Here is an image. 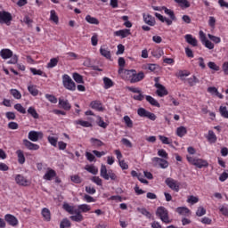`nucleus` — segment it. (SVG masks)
<instances>
[{
	"label": "nucleus",
	"mask_w": 228,
	"mask_h": 228,
	"mask_svg": "<svg viewBox=\"0 0 228 228\" xmlns=\"http://www.w3.org/2000/svg\"><path fill=\"white\" fill-rule=\"evenodd\" d=\"M4 220L7 222V224H9V225H12V227H15V225H18L19 224V219H17V217L12 214H6L4 216Z\"/></svg>",
	"instance_id": "14"
},
{
	"label": "nucleus",
	"mask_w": 228,
	"mask_h": 228,
	"mask_svg": "<svg viewBox=\"0 0 228 228\" xmlns=\"http://www.w3.org/2000/svg\"><path fill=\"white\" fill-rule=\"evenodd\" d=\"M219 211H220V213H222V215L224 216H227L228 217V208L227 207H221L219 208Z\"/></svg>",
	"instance_id": "64"
},
{
	"label": "nucleus",
	"mask_w": 228,
	"mask_h": 228,
	"mask_svg": "<svg viewBox=\"0 0 228 228\" xmlns=\"http://www.w3.org/2000/svg\"><path fill=\"white\" fill-rule=\"evenodd\" d=\"M123 120L126 126V127H133V120L131 119V118H129V116H125L123 118Z\"/></svg>",
	"instance_id": "57"
},
{
	"label": "nucleus",
	"mask_w": 228,
	"mask_h": 228,
	"mask_svg": "<svg viewBox=\"0 0 228 228\" xmlns=\"http://www.w3.org/2000/svg\"><path fill=\"white\" fill-rule=\"evenodd\" d=\"M5 117L9 120H15V118H17V117L15 116V113L12 111L6 112Z\"/></svg>",
	"instance_id": "63"
},
{
	"label": "nucleus",
	"mask_w": 228,
	"mask_h": 228,
	"mask_svg": "<svg viewBox=\"0 0 228 228\" xmlns=\"http://www.w3.org/2000/svg\"><path fill=\"white\" fill-rule=\"evenodd\" d=\"M86 170L93 175H97L99 174V169L95 166H86Z\"/></svg>",
	"instance_id": "42"
},
{
	"label": "nucleus",
	"mask_w": 228,
	"mask_h": 228,
	"mask_svg": "<svg viewBox=\"0 0 228 228\" xmlns=\"http://www.w3.org/2000/svg\"><path fill=\"white\" fill-rule=\"evenodd\" d=\"M163 54V49L161 48H155L151 51V55L153 56V58H161Z\"/></svg>",
	"instance_id": "36"
},
{
	"label": "nucleus",
	"mask_w": 228,
	"mask_h": 228,
	"mask_svg": "<svg viewBox=\"0 0 228 228\" xmlns=\"http://www.w3.org/2000/svg\"><path fill=\"white\" fill-rule=\"evenodd\" d=\"M30 72L33 73L34 76H42V77H47V74L42 69H37L35 68H30Z\"/></svg>",
	"instance_id": "39"
},
{
	"label": "nucleus",
	"mask_w": 228,
	"mask_h": 228,
	"mask_svg": "<svg viewBox=\"0 0 228 228\" xmlns=\"http://www.w3.org/2000/svg\"><path fill=\"white\" fill-rule=\"evenodd\" d=\"M174 1L175 3L179 4V6L182 7L183 10H184V8H190L191 6L190 2L188 0H174Z\"/></svg>",
	"instance_id": "35"
},
{
	"label": "nucleus",
	"mask_w": 228,
	"mask_h": 228,
	"mask_svg": "<svg viewBox=\"0 0 228 228\" xmlns=\"http://www.w3.org/2000/svg\"><path fill=\"white\" fill-rule=\"evenodd\" d=\"M0 56L3 60H8L13 56V52L8 48L2 49L0 51Z\"/></svg>",
	"instance_id": "20"
},
{
	"label": "nucleus",
	"mask_w": 228,
	"mask_h": 228,
	"mask_svg": "<svg viewBox=\"0 0 228 228\" xmlns=\"http://www.w3.org/2000/svg\"><path fill=\"white\" fill-rule=\"evenodd\" d=\"M187 83L191 86H195V85L200 83V80H199L198 77L193 75L191 77L187 78Z\"/></svg>",
	"instance_id": "41"
},
{
	"label": "nucleus",
	"mask_w": 228,
	"mask_h": 228,
	"mask_svg": "<svg viewBox=\"0 0 228 228\" xmlns=\"http://www.w3.org/2000/svg\"><path fill=\"white\" fill-rule=\"evenodd\" d=\"M100 175L101 177L105 179V181H110V179H111V181H117L118 179V176L113 172V170L110 169L108 171V168H106V166L104 164H102L101 166Z\"/></svg>",
	"instance_id": "3"
},
{
	"label": "nucleus",
	"mask_w": 228,
	"mask_h": 228,
	"mask_svg": "<svg viewBox=\"0 0 228 228\" xmlns=\"http://www.w3.org/2000/svg\"><path fill=\"white\" fill-rule=\"evenodd\" d=\"M153 167H159L160 168H168V162L165 159L154 157L151 159Z\"/></svg>",
	"instance_id": "12"
},
{
	"label": "nucleus",
	"mask_w": 228,
	"mask_h": 228,
	"mask_svg": "<svg viewBox=\"0 0 228 228\" xmlns=\"http://www.w3.org/2000/svg\"><path fill=\"white\" fill-rule=\"evenodd\" d=\"M14 110H16V111H19V113H21L22 115H26V108H24L20 103H16L14 105Z\"/></svg>",
	"instance_id": "48"
},
{
	"label": "nucleus",
	"mask_w": 228,
	"mask_h": 228,
	"mask_svg": "<svg viewBox=\"0 0 228 228\" xmlns=\"http://www.w3.org/2000/svg\"><path fill=\"white\" fill-rule=\"evenodd\" d=\"M208 37L209 40L214 42V44H220V42H222V39L216 36L208 34Z\"/></svg>",
	"instance_id": "56"
},
{
	"label": "nucleus",
	"mask_w": 228,
	"mask_h": 228,
	"mask_svg": "<svg viewBox=\"0 0 228 228\" xmlns=\"http://www.w3.org/2000/svg\"><path fill=\"white\" fill-rule=\"evenodd\" d=\"M72 77L74 81H76V83H78L80 85H83L85 83V80L83 79V76L77 72L73 73Z\"/></svg>",
	"instance_id": "38"
},
{
	"label": "nucleus",
	"mask_w": 228,
	"mask_h": 228,
	"mask_svg": "<svg viewBox=\"0 0 228 228\" xmlns=\"http://www.w3.org/2000/svg\"><path fill=\"white\" fill-rule=\"evenodd\" d=\"M156 216L164 224H172V220H170V216H168V209L165 207H159L156 211Z\"/></svg>",
	"instance_id": "4"
},
{
	"label": "nucleus",
	"mask_w": 228,
	"mask_h": 228,
	"mask_svg": "<svg viewBox=\"0 0 228 228\" xmlns=\"http://www.w3.org/2000/svg\"><path fill=\"white\" fill-rule=\"evenodd\" d=\"M86 20L88 22V24H94L95 26H99V24H100L99 20L95 17H93L90 14H87L86 16Z\"/></svg>",
	"instance_id": "30"
},
{
	"label": "nucleus",
	"mask_w": 228,
	"mask_h": 228,
	"mask_svg": "<svg viewBox=\"0 0 228 228\" xmlns=\"http://www.w3.org/2000/svg\"><path fill=\"white\" fill-rule=\"evenodd\" d=\"M100 54L106 58V60H111V50L107 45L101 46Z\"/></svg>",
	"instance_id": "15"
},
{
	"label": "nucleus",
	"mask_w": 228,
	"mask_h": 228,
	"mask_svg": "<svg viewBox=\"0 0 228 228\" xmlns=\"http://www.w3.org/2000/svg\"><path fill=\"white\" fill-rule=\"evenodd\" d=\"M199 36L202 45H205L207 49H215V44H213L211 41L208 39V37H206V33H204V31L200 30L199 32Z\"/></svg>",
	"instance_id": "10"
},
{
	"label": "nucleus",
	"mask_w": 228,
	"mask_h": 228,
	"mask_svg": "<svg viewBox=\"0 0 228 228\" xmlns=\"http://www.w3.org/2000/svg\"><path fill=\"white\" fill-rule=\"evenodd\" d=\"M165 183L167 186L170 188V190H173V191H175L176 193H178L181 186V183H179V181L169 177L166 179Z\"/></svg>",
	"instance_id": "9"
},
{
	"label": "nucleus",
	"mask_w": 228,
	"mask_h": 228,
	"mask_svg": "<svg viewBox=\"0 0 228 228\" xmlns=\"http://www.w3.org/2000/svg\"><path fill=\"white\" fill-rule=\"evenodd\" d=\"M16 155L18 158V163H20V165H24L26 163V157L24 156V151L22 150H17Z\"/></svg>",
	"instance_id": "24"
},
{
	"label": "nucleus",
	"mask_w": 228,
	"mask_h": 228,
	"mask_svg": "<svg viewBox=\"0 0 228 228\" xmlns=\"http://www.w3.org/2000/svg\"><path fill=\"white\" fill-rule=\"evenodd\" d=\"M127 76H129V81L132 84L140 83V81H143L145 79V73L143 71L136 72V69H129L126 70Z\"/></svg>",
	"instance_id": "1"
},
{
	"label": "nucleus",
	"mask_w": 228,
	"mask_h": 228,
	"mask_svg": "<svg viewBox=\"0 0 228 228\" xmlns=\"http://www.w3.org/2000/svg\"><path fill=\"white\" fill-rule=\"evenodd\" d=\"M62 85L66 90L69 92H76V82L72 80L70 76L64 74L62 76Z\"/></svg>",
	"instance_id": "5"
},
{
	"label": "nucleus",
	"mask_w": 228,
	"mask_h": 228,
	"mask_svg": "<svg viewBox=\"0 0 228 228\" xmlns=\"http://www.w3.org/2000/svg\"><path fill=\"white\" fill-rule=\"evenodd\" d=\"M206 138L208 143H211V144L215 143L218 140V137H216V134L213 130H208V134L206 135Z\"/></svg>",
	"instance_id": "23"
},
{
	"label": "nucleus",
	"mask_w": 228,
	"mask_h": 228,
	"mask_svg": "<svg viewBox=\"0 0 228 228\" xmlns=\"http://www.w3.org/2000/svg\"><path fill=\"white\" fill-rule=\"evenodd\" d=\"M91 181L94 183V184H97V186H102V179L99 176H93Z\"/></svg>",
	"instance_id": "58"
},
{
	"label": "nucleus",
	"mask_w": 228,
	"mask_h": 228,
	"mask_svg": "<svg viewBox=\"0 0 228 228\" xmlns=\"http://www.w3.org/2000/svg\"><path fill=\"white\" fill-rule=\"evenodd\" d=\"M56 177V171H54L52 168H48L45 175L43 176V179L45 181H53Z\"/></svg>",
	"instance_id": "22"
},
{
	"label": "nucleus",
	"mask_w": 228,
	"mask_h": 228,
	"mask_svg": "<svg viewBox=\"0 0 228 228\" xmlns=\"http://www.w3.org/2000/svg\"><path fill=\"white\" fill-rule=\"evenodd\" d=\"M12 20H13V16H12L10 12L0 11V24L10 26L12 24Z\"/></svg>",
	"instance_id": "7"
},
{
	"label": "nucleus",
	"mask_w": 228,
	"mask_h": 228,
	"mask_svg": "<svg viewBox=\"0 0 228 228\" xmlns=\"http://www.w3.org/2000/svg\"><path fill=\"white\" fill-rule=\"evenodd\" d=\"M45 99H47V101H49L53 104H56V102H58V98H56V96H54L53 94H46Z\"/></svg>",
	"instance_id": "54"
},
{
	"label": "nucleus",
	"mask_w": 228,
	"mask_h": 228,
	"mask_svg": "<svg viewBox=\"0 0 228 228\" xmlns=\"http://www.w3.org/2000/svg\"><path fill=\"white\" fill-rule=\"evenodd\" d=\"M78 209H80L81 213H88V211H90V209H92V208H90V205L87 204H82V205H78Z\"/></svg>",
	"instance_id": "50"
},
{
	"label": "nucleus",
	"mask_w": 228,
	"mask_h": 228,
	"mask_svg": "<svg viewBox=\"0 0 228 228\" xmlns=\"http://www.w3.org/2000/svg\"><path fill=\"white\" fill-rule=\"evenodd\" d=\"M204 215H206V208H204L203 207L198 208V209L196 211V216H204Z\"/></svg>",
	"instance_id": "61"
},
{
	"label": "nucleus",
	"mask_w": 228,
	"mask_h": 228,
	"mask_svg": "<svg viewBox=\"0 0 228 228\" xmlns=\"http://www.w3.org/2000/svg\"><path fill=\"white\" fill-rule=\"evenodd\" d=\"M143 20L148 26H156V19L151 14H142Z\"/></svg>",
	"instance_id": "19"
},
{
	"label": "nucleus",
	"mask_w": 228,
	"mask_h": 228,
	"mask_svg": "<svg viewBox=\"0 0 228 228\" xmlns=\"http://www.w3.org/2000/svg\"><path fill=\"white\" fill-rule=\"evenodd\" d=\"M176 213H178V215H182L183 216H186V215H190V210L186 207H178L176 208Z\"/></svg>",
	"instance_id": "37"
},
{
	"label": "nucleus",
	"mask_w": 228,
	"mask_h": 228,
	"mask_svg": "<svg viewBox=\"0 0 228 228\" xmlns=\"http://www.w3.org/2000/svg\"><path fill=\"white\" fill-rule=\"evenodd\" d=\"M90 142L94 149H99V147H102L104 145V142L97 138H91Z\"/></svg>",
	"instance_id": "28"
},
{
	"label": "nucleus",
	"mask_w": 228,
	"mask_h": 228,
	"mask_svg": "<svg viewBox=\"0 0 228 228\" xmlns=\"http://www.w3.org/2000/svg\"><path fill=\"white\" fill-rule=\"evenodd\" d=\"M50 20H52L55 24H58V22H60V18L58 17V14H56V11L52 10L50 12Z\"/></svg>",
	"instance_id": "40"
},
{
	"label": "nucleus",
	"mask_w": 228,
	"mask_h": 228,
	"mask_svg": "<svg viewBox=\"0 0 228 228\" xmlns=\"http://www.w3.org/2000/svg\"><path fill=\"white\" fill-rule=\"evenodd\" d=\"M188 134V130L185 126H179L176 128V134L179 136V138H183V136L186 135Z\"/></svg>",
	"instance_id": "34"
},
{
	"label": "nucleus",
	"mask_w": 228,
	"mask_h": 228,
	"mask_svg": "<svg viewBox=\"0 0 228 228\" xmlns=\"http://www.w3.org/2000/svg\"><path fill=\"white\" fill-rule=\"evenodd\" d=\"M186 159L188 163H190V165H193L197 168H208V167H209V163L208 162V160L202 159L187 156Z\"/></svg>",
	"instance_id": "2"
},
{
	"label": "nucleus",
	"mask_w": 228,
	"mask_h": 228,
	"mask_svg": "<svg viewBox=\"0 0 228 228\" xmlns=\"http://www.w3.org/2000/svg\"><path fill=\"white\" fill-rule=\"evenodd\" d=\"M75 126H81L82 127H92V124L90 121H85L82 119L75 120L74 121Z\"/></svg>",
	"instance_id": "31"
},
{
	"label": "nucleus",
	"mask_w": 228,
	"mask_h": 228,
	"mask_svg": "<svg viewBox=\"0 0 228 228\" xmlns=\"http://www.w3.org/2000/svg\"><path fill=\"white\" fill-rule=\"evenodd\" d=\"M137 115L139 117H142V118H149V120H152V121L158 118L156 114L145 110L144 108H139L137 110Z\"/></svg>",
	"instance_id": "8"
},
{
	"label": "nucleus",
	"mask_w": 228,
	"mask_h": 228,
	"mask_svg": "<svg viewBox=\"0 0 228 228\" xmlns=\"http://www.w3.org/2000/svg\"><path fill=\"white\" fill-rule=\"evenodd\" d=\"M184 38L185 42H187V44H189L190 45H192V47H197V45H199V41L197 40V38L193 37L191 34H186L184 36Z\"/></svg>",
	"instance_id": "18"
},
{
	"label": "nucleus",
	"mask_w": 228,
	"mask_h": 228,
	"mask_svg": "<svg viewBox=\"0 0 228 228\" xmlns=\"http://www.w3.org/2000/svg\"><path fill=\"white\" fill-rule=\"evenodd\" d=\"M41 215L45 222H51V210L47 208H44L41 211Z\"/></svg>",
	"instance_id": "25"
},
{
	"label": "nucleus",
	"mask_w": 228,
	"mask_h": 228,
	"mask_svg": "<svg viewBox=\"0 0 228 228\" xmlns=\"http://www.w3.org/2000/svg\"><path fill=\"white\" fill-rule=\"evenodd\" d=\"M92 110H96V111H102V104L99 101H93L90 103Z\"/></svg>",
	"instance_id": "29"
},
{
	"label": "nucleus",
	"mask_w": 228,
	"mask_h": 228,
	"mask_svg": "<svg viewBox=\"0 0 228 228\" xmlns=\"http://www.w3.org/2000/svg\"><path fill=\"white\" fill-rule=\"evenodd\" d=\"M70 220H72V222H83L84 217L82 214H78V215H75V216H69Z\"/></svg>",
	"instance_id": "52"
},
{
	"label": "nucleus",
	"mask_w": 228,
	"mask_h": 228,
	"mask_svg": "<svg viewBox=\"0 0 228 228\" xmlns=\"http://www.w3.org/2000/svg\"><path fill=\"white\" fill-rule=\"evenodd\" d=\"M187 202H188L189 204H191V205L197 204V202H199V199H198L197 197L191 195V196H189V197H188Z\"/></svg>",
	"instance_id": "60"
},
{
	"label": "nucleus",
	"mask_w": 228,
	"mask_h": 228,
	"mask_svg": "<svg viewBox=\"0 0 228 228\" xmlns=\"http://www.w3.org/2000/svg\"><path fill=\"white\" fill-rule=\"evenodd\" d=\"M91 44L95 47L97 44H99V36L97 34H94L91 37Z\"/></svg>",
	"instance_id": "59"
},
{
	"label": "nucleus",
	"mask_w": 228,
	"mask_h": 228,
	"mask_svg": "<svg viewBox=\"0 0 228 228\" xmlns=\"http://www.w3.org/2000/svg\"><path fill=\"white\" fill-rule=\"evenodd\" d=\"M219 113L223 118H228V110L226 106H220Z\"/></svg>",
	"instance_id": "44"
},
{
	"label": "nucleus",
	"mask_w": 228,
	"mask_h": 228,
	"mask_svg": "<svg viewBox=\"0 0 228 228\" xmlns=\"http://www.w3.org/2000/svg\"><path fill=\"white\" fill-rule=\"evenodd\" d=\"M145 99L147 102H150L151 106H155L156 108H161V105L159 104V102H158V100L154 99L152 96L146 95Z\"/></svg>",
	"instance_id": "27"
},
{
	"label": "nucleus",
	"mask_w": 228,
	"mask_h": 228,
	"mask_svg": "<svg viewBox=\"0 0 228 228\" xmlns=\"http://www.w3.org/2000/svg\"><path fill=\"white\" fill-rule=\"evenodd\" d=\"M27 111L32 118L38 119L40 117L35 107H29Z\"/></svg>",
	"instance_id": "33"
},
{
	"label": "nucleus",
	"mask_w": 228,
	"mask_h": 228,
	"mask_svg": "<svg viewBox=\"0 0 228 228\" xmlns=\"http://www.w3.org/2000/svg\"><path fill=\"white\" fill-rule=\"evenodd\" d=\"M59 105L62 108V110H65V111H70V109L72 108L69 102V100H65L63 98L59 99Z\"/></svg>",
	"instance_id": "21"
},
{
	"label": "nucleus",
	"mask_w": 228,
	"mask_h": 228,
	"mask_svg": "<svg viewBox=\"0 0 228 228\" xmlns=\"http://www.w3.org/2000/svg\"><path fill=\"white\" fill-rule=\"evenodd\" d=\"M28 90L33 97H37V95H38V89H37V86L30 85L28 86Z\"/></svg>",
	"instance_id": "43"
},
{
	"label": "nucleus",
	"mask_w": 228,
	"mask_h": 228,
	"mask_svg": "<svg viewBox=\"0 0 228 228\" xmlns=\"http://www.w3.org/2000/svg\"><path fill=\"white\" fill-rule=\"evenodd\" d=\"M131 35V29L124 28L114 32V37H120V38H127Z\"/></svg>",
	"instance_id": "17"
},
{
	"label": "nucleus",
	"mask_w": 228,
	"mask_h": 228,
	"mask_svg": "<svg viewBox=\"0 0 228 228\" xmlns=\"http://www.w3.org/2000/svg\"><path fill=\"white\" fill-rule=\"evenodd\" d=\"M58 58H52L50 61L47 63V69H54L56 65H58Z\"/></svg>",
	"instance_id": "47"
},
{
	"label": "nucleus",
	"mask_w": 228,
	"mask_h": 228,
	"mask_svg": "<svg viewBox=\"0 0 228 228\" xmlns=\"http://www.w3.org/2000/svg\"><path fill=\"white\" fill-rule=\"evenodd\" d=\"M97 126H99V127H102V129H106V127H108V123L104 122V119L99 117L97 119Z\"/></svg>",
	"instance_id": "55"
},
{
	"label": "nucleus",
	"mask_w": 228,
	"mask_h": 228,
	"mask_svg": "<svg viewBox=\"0 0 228 228\" xmlns=\"http://www.w3.org/2000/svg\"><path fill=\"white\" fill-rule=\"evenodd\" d=\"M155 17H157V19H159V20H160V22H166V24L167 26H172V20H170L167 17H164L160 13L155 12Z\"/></svg>",
	"instance_id": "26"
},
{
	"label": "nucleus",
	"mask_w": 228,
	"mask_h": 228,
	"mask_svg": "<svg viewBox=\"0 0 228 228\" xmlns=\"http://www.w3.org/2000/svg\"><path fill=\"white\" fill-rule=\"evenodd\" d=\"M155 82V88H157L156 94L159 97H165L168 94V91L167 90V87L165 86L159 84V77H157L154 78Z\"/></svg>",
	"instance_id": "6"
},
{
	"label": "nucleus",
	"mask_w": 228,
	"mask_h": 228,
	"mask_svg": "<svg viewBox=\"0 0 228 228\" xmlns=\"http://www.w3.org/2000/svg\"><path fill=\"white\" fill-rule=\"evenodd\" d=\"M23 145L28 151H38V149H40V145L33 143L30 141H28V139L23 140Z\"/></svg>",
	"instance_id": "16"
},
{
	"label": "nucleus",
	"mask_w": 228,
	"mask_h": 228,
	"mask_svg": "<svg viewBox=\"0 0 228 228\" xmlns=\"http://www.w3.org/2000/svg\"><path fill=\"white\" fill-rule=\"evenodd\" d=\"M44 138V134L42 132L30 131L28 133V140L30 142H38V140Z\"/></svg>",
	"instance_id": "13"
},
{
	"label": "nucleus",
	"mask_w": 228,
	"mask_h": 228,
	"mask_svg": "<svg viewBox=\"0 0 228 228\" xmlns=\"http://www.w3.org/2000/svg\"><path fill=\"white\" fill-rule=\"evenodd\" d=\"M103 83H104V88L106 90L111 88L115 85V83H113V80H111V78L108 77H103Z\"/></svg>",
	"instance_id": "32"
},
{
	"label": "nucleus",
	"mask_w": 228,
	"mask_h": 228,
	"mask_svg": "<svg viewBox=\"0 0 228 228\" xmlns=\"http://www.w3.org/2000/svg\"><path fill=\"white\" fill-rule=\"evenodd\" d=\"M72 183H75V184H80L81 183V177L77 175H74L71 176Z\"/></svg>",
	"instance_id": "62"
},
{
	"label": "nucleus",
	"mask_w": 228,
	"mask_h": 228,
	"mask_svg": "<svg viewBox=\"0 0 228 228\" xmlns=\"http://www.w3.org/2000/svg\"><path fill=\"white\" fill-rule=\"evenodd\" d=\"M164 12L166 15H168L170 17L171 20H175L176 18H175V13H174V11L165 7Z\"/></svg>",
	"instance_id": "51"
},
{
	"label": "nucleus",
	"mask_w": 228,
	"mask_h": 228,
	"mask_svg": "<svg viewBox=\"0 0 228 228\" xmlns=\"http://www.w3.org/2000/svg\"><path fill=\"white\" fill-rule=\"evenodd\" d=\"M48 142L53 146V147H57L58 146V137L51 136L49 135L47 137Z\"/></svg>",
	"instance_id": "46"
},
{
	"label": "nucleus",
	"mask_w": 228,
	"mask_h": 228,
	"mask_svg": "<svg viewBox=\"0 0 228 228\" xmlns=\"http://www.w3.org/2000/svg\"><path fill=\"white\" fill-rule=\"evenodd\" d=\"M14 180L16 184H18V186H29V184H31V182H29V180H28V178L26 176H24L23 175L18 174L15 175L14 176Z\"/></svg>",
	"instance_id": "11"
},
{
	"label": "nucleus",
	"mask_w": 228,
	"mask_h": 228,
	"mask_svg": "<svg viewBox=\"0 0 228 228\" xmlns=\"http://www.w3.org/2000/svg\"><path fill=\"white\" fill-rule=\"evenodd\" d=\"M62 208L67 213H69V215H74V206H70L69 203H64Z\"/></svg>",
	"instance_id": "49"
},
{
	"label": "nucleus",
	"mask_w": 228,
	"mask_h": 228,
	"mask_svg": "<svg viewBox=\"0 0 228 228\" xmlns=\"http://www.w3.org/2000/svg\"><path fill=\"white\" fill-rule=\"evenodd\" d=\"M70 225V221L68 218H64L60 224V228H69Z\"/></svg>",
	"instance_id": "53"
},
{
	"label": "nucleus",
	"mask_w": 228,
	"mask_h": 228,
	"mask_svg": "<svg viewBox=\"0 0 228 228\" xmlns=\"http://www.w3.org/2000/svg\"><path fill=\"white\" fill-rule=\"evenodd\" d=\"M10 94L14 99H22V94L17 89H11Z\"/></svg>",
	"instance_id": "45"
}]
</instances>
